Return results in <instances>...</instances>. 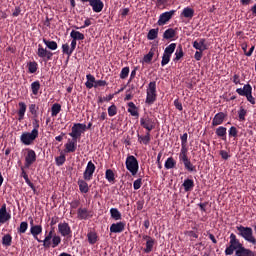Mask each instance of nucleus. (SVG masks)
<instances>
[{
    "label": "nucleus",
    "instance_id": "nucleus-1",
    "mask_svg": "<svg viewBox=\"0 0 256 256\" xmlns=\"http://www.w3.org/2000/svg\"><path fill=\"white\" fill-rule=\"evenodd\" d=\"M242 237L246 243L251 245H256V238L254 237V230L250 227L237 226V234H229V246L224 248V256H256V252L252 251L249 248L244 247V244L239 242L237 238Z\"/></svg>",
    "mask_w": 256,
    "mask_h": 256
},
{
    "label": "nucleus",
    "instance_id": "nucleus-2",
    "mask_svg": "<svg viewBox=\"0 0 256 256\" xmlns=\"http://www.w3.org/2000/svg\"><path fill=\"white\" fill-rule=\"evenodd\" d=\"M31 229L30 233L31 236H34V239L38 243H43V248L45 249H55L58 248V245H60V236L55 234V230L53 228L51 231H48V234H46V237L43 238V240L38 239V235H41L43 233V227L41 225H33V220H31Z\"/></svg>",
    "mask_w": 256,
    "mask_h": 256
},
{
    "label": "nucleus",
    "instance_id": "nucleus-3",
    "mask_svg": "<svg viewBox=\"0 0 256 256\" xmlns=\"http://www.w3.org/2000/svg\"><path fill=\"white\" fill-rule=\"evenodd\" d=\"M173 53H176L174 54L176 57L173 58V62L180 61V59L184 56L183 47H175V43L168 45L166 49L163 50V56L161 57V67L168 65L170 62V56H172Z\"/></svg>",
    "mask_w": 256,
    "mask_h": 256
},
{
    "label": "nucleus",
    "instance_id": "nucleus-4",
    "mask_svg": "<svg viewBox=\"0 0 256 256\" xmlns=\"http://www.w3.org/2000/svg\"><path fill=\"white\" fill-rule=\"evenodd\" d=\"M70 39H73L70 41V45L65 43L62 46H60V49L63 50V54L68 57H70L72 55V52L75 51V48L77 46V41L85 40V35L76 30H73V31H70Z\"/></svg>",
    "mask_w": 256,
    "mask_h": 256
},
{
    "label": "nucleus",
    "instance_id": "nucleus-5",
    "mask_svg": "<svg viewBox=\"0 0 256 256\" xmlns=\"http://www.w3.org/2000/svg\"><path fill=\"white\" fill-rule=\"evenodd\" d=\"M178 160L183 163L185 171L197 173L195 165H193L190 162V159L187 158V144H180V154H178Z\"/></svg>",
    "mask_w": 256,
    "mask_h": 256
},
{
    "label": "nucleus",
    "instance_id": "nucleus-6",
    "mask_svg": "<svg viewBox=\"0 0 256 256\" xmlns=\"http://www.w3.org/2000/svg\"><path fill=\"white\" fill-rule=\"evenodd\" d=\"M124 165L126 166V171H129L131 176H136L139 173V161L136 160V157L132 155L126 156Z\"/></svg>",
    "mask_w": 256,
    "mask_h": 256
},
{
    "label": "nucleus",
    "instance_id": "nucleus-7",
    "mask_svg": "<svg viewBox=\"0 0 256 256\" xmlns=\"http://www.w3.org/2000/svg\"><path fill=\"white\" fill-rule=\"evenodd\" d=\"M251 85L244 84L243 88H237L236 92L241 97H246V102H249L251 105H256V98L251 95Z\"/></svg>",
    "mask_w": 256,
    "mask_h": 256
},
{
    "label": "nucleus",
    "instance_id": "nucleus-8",
    "mask_svg": "<svg viewBox=\"0 0 256 256\" xmlns=\"http://www.w3.org/2000/svg\"><path fill=\"white\" fill-rule=\"evenodd\" d=\"M36 139H38V132L36 130H31V132L21 133V136H20L21 144L25 146L33 145V142H35Z\"/></svg>",
    "mask_w": 256,
    "mask_h": 256
},
{
    "label": "nucleus",
    "instance_id": "nucleus-9",
    "mask_svg": "<svg viewBox=\"0 0 256 256\" xmlns=\"http://www.w3.org/2000/svg\"><path fill=\"white\" fill-rule=\"evenodd\" d=\"M86 130H90V128H85V124L75 123L73 124V128L70 129V133L68 135L70 138H73V140H79Z\"/></svg>",
    "mask_w": 256,
    "mask_h": 256
},
{
    "label": "nucleus",
    "instance_id": "nucleus-10",
    "mask_svg": "<svg viewBox=\"0 0 256 256\" xmlns=\"http://www.w3.org/2000/svg\"><path fill=\"white\" fill-rule=\"evenodd\" d=\"M156 81L149 82V88H146V104L152 105L156 102Z\"/></svg>",
    "mask_w": 256,
    "mask_h": 256
},
{
    "label": "nucleus",
    "instance_id": "nucleus-11",
    "mask_svg": "<svg viewBox=\"0 0 256 256\" xmlns=\"http://www.w3.org/2000/svg\"><path fill=\"white\" fill-rule=\"evenodd\" d=\"M139 124L141 125V128L146 129V132H151L153 129H156V120L148 117V115L141 117Z\"/></svg>",
    "mask_w": 256,
    "mask_h": 256
},
{
    "label": "nucleus",
    "instance_id": "nucleus-12",
    "mask_svg": "<svg viewBox=\"0 0 256 256\" xmlns=\"http://www.w3.org/2000/svg\"><path fill=\"white\" fill-rule=\"evenodd\" d=\"M24 151L26 152L24 156V168L28 169L31 165L36 163V151H33L30 148H26Z\"/></svg>",
    "mask_w": 256,
    "mask_h": 256
},
{
    "label": "nucleus",
    "instance_id": "nucleus-13",
    "mask_svg": "<svg viewBox=\"0 0 256 256\" xmlns=\"http://www.w3.org/2000/svg\"><path fill=\"white\" fill-rule=\"evenodd\" d=\"M58 234H60L59 237H72V230L70 229V225L67 224V222L58 223Z\"/></svg>",
    "mask_w": 256,
    "mask_h": 256
},
{
    "label": "nucleus",
    "instance_id": "nucleus-14",
    "mask_svg": "<svg viewBox=\"0 0 256 256\" xmlns=\"http://www.w3.org/2000/svg\"><path fill=\"white\" fill-rule=\"evenodd\" d=\"M82 4L88 3L92 7V12L100 13L104 9V3L102 0H80Z\"/></svg>",
    "mask_w": 256,
    "mask_h": 256
},
{
    "label": "nucleus",
    "instance_id": "nucleus-15",
    "mask_svg": "<svg viewBox=\"0 0 256 256\" xmlns=\"http://www.w3.org/2000/svg\"><path fill=\"white\" fill-rule=\"evenodd\" d=\"M95 164L92 161L87 162V166L85 167V172H82V180L91 181L92 175L95 174Z\"/></svg>",
    "mask_w": 256,
    "mask_h": 256
},
{
    "label": "nucleus",
    "instance_id": "nucleus-16",
    "mask_svg": "<svg viewBox=\"0 0 256 256\" xmlns=\"http://www.w3.org/2000/svg\"><path fill=\"white\" fill-rule=\"evenodd\" d=\"M175 14V10H171V11H168V12H163L161 13L160 16H158V22H157V25L158 26H163L165 25L166 23H168V21H170V19L173 18V15Z\"/></svg>",
    "mask_w": 256,
    "mask_h": 256
},
{
    "label": "nucleus",
    "instance_id": "nucleus-17",
    "mask_svg": "<svg viewBox=\"0 0 256 256\" xmlns=\"http://www.w3.org/2000/svg\"><path fill=\"white\" fill-rule=\"evenodd\" d=\"M36 55L38 58L46 59V61H50L53 59V52H50L48 50H45L43 46L38 45V51L36 52Z\"/></svg>",
    "mask_w": 256,
    "mask_h": 256
},
{
    "label": "nucleus",
    "instance_id": "nucleus-18",
    "mask_svg": "<svg viewBox=\"0 0 256 256\" xmlns=\"http://www.w3.org/2000/svg\"><path fill=\"white\" fill-rule=\"evenodd\" d=\"M125 227H126V224L122 221H119L109 226V233H113V234L123 233Z\"/></svg>",
    "mask_w": 256,
    "mask_h": 256
},
{
    "label": "nucleus",
    "instance_id": "nucleus-19",
    "mask_svg": "<svg viewBox=\"0 0 256 256\" xmlns=\"http://www.w3.org/2000/svg\"><path fill=\"white\" fill-rule=\"evenodd\" d=\"M225 118H227V114H224V112H218L217 114H215V117L212 118V127L222 125Z\"/></svg>",
    "mask_w": 256,
    "mask_h": 256
},
{
    "label": "nucleus",
    "instance_id": "nucleus-20",
    "mask_svg": "<svg viewBox=\"0 0 256 256\" xmlns=\"http://www.w3.org/2000/svg\"><path fill=\"white\" fill-rule=\"evenodd\" d=\"M77 149V139H71L68 143H65V154L75 153Z\"/></svg>",
    "mask_w": 256,
    "mask_h": 256
},
{
    "label": "nucleus",
    "instance_id": "nucleus-21",
    "mask_svg": "<svg viewBox=\"0 0 256 256\" xmlns=\"http://www.w3.org/2000/svg\"><path fill=\"white\" fill-rule=\"evenodd\" d=\"M9 220H11V214L6 212V204H3L2 208H0V224H4Z\"/></svg>",
    "mask_w": 256,
    "mask_h": 256
},
{
    "label": "nucleus",
    "instance_id": "nucleus-22",
    "mask_svg": "<svg viewBox=\"0 0 256 256\" xmlns=\"http://www.w3.org/2000/svg\"><path fill=\"white\" fill-rule=\"evenodd\" d=\"M92 218V212L87 210V208H78V219L79 220H87Z\"/></svg>",
    "mask_w": 256,
    "mask_h": 256
},
{
    "label": "nucleus",
    "instance_id": "nucleus-23",
    "mask_svg": "<svg viewBox=\"0 0 256 256\" xmlns=\"http://www.w3.org/2000/svg\"><path fill=\"white\" fill-rule=\"evenodd\" d=\"M193 48L198 51L207 50V45L205 44V38H200L198 40L193 41Z\"/></svg>",
    "mask_w": 256,
    "mask_h": 256
},
{
    "label": "nucleus",
    "instance_id": "nucleus-24",
    "mask_svg": "<svg viewBox=\"0 0 256 256\" xmlns=\"http://www.w3.org/2000/svg\"><path fill=\"white\" fill-rule=\"evenodd\" d=\"M138 138L139 144L148 145L151 142V131H146L145 135H136Z\"/></svg>",
    "mask_w": 256,
    "mask_h": 256
},
{
    "label": "nucleus",
    "instance_id": "nucleus-25",
    "mask_svg": "<svg viewBox=\"0 0 256 256\" xmlns=\"http://www.w3.org/2000/svg\"><path fill=\"white\" fill-rule=\"evenodd\" d=\"M215 135L217 138L222 139V141H227V128H224V126L217 127Z\"/></svg>",
    "mask_w": 256,
    "mask_h": 256
},
{
    "label": "nucleus",
    "instance_id": "nucleus-26",
    "mask_svg": "<svg viewBox=\"0 0 256 256\" xmlns=\"http://www.w3.org/2000/svg\"><path fill=\"white\" fill-rule=\"evenodd\" d=\"M107 86V81L104 80H97V82L90 83V82H85V87L87 89H93L97 87H105Z\"/></svg>",
    "mask_w": 256,
    "mask_h": 256
},
{
    "label": "nucleus",
    "instance_id": "nucleus-27",
    "mask_svg": "<svg viewBox=\"0 0 256 256\" xmlns=\"http://www.w3.org/2000/svg\"><path fill=\"white\" fill-rule=\"evenodd\" d=\"M126 107H129L126 109V112H128L131 117H139V111L136 110V105L134 102L126 103Z\"/></svg>",
    "mask_w": 256,
    "mask_h": 256
},
{
    "label": "nucleus",
    "instance_id": "nucleus-28",
    "mask_svg": "<svg viewBox=\"0 0 256 256\" xmlns=\"http://www.w3.org/2000/svg\"><path fill=\"white\" fill-rule=\"evenodd\" d=\"M180 16H182L185 19H192V17L195 16V10H192V8L185 7L183 8V12H180Z\"/></svg>",
    "mask_w": 256,
    "mask_h": 256
},
{
    "label": "nucleus",
    "instance_id": "nucleus-29",
    "mask_svg": "<svg viewBox=\"0 0 256 256\" xmlns=\"http://www.w3.org/2000/svg\"><path fill=\"white\" fill-rule=\"evenodd\" d=\"M26 114V103L19 102V111L16 112V115L19 116V118H16L19 122L23 121V116Z\"/></svg>",
    "mask_w": 256,
    "mask_h": 256
},
{
    "label": "nucleus",
    "instance_id": "nucleus-30",
    "mask_svg": "<svg viewBox=\"0 0 256 256\" xmlns=\"http://www.w3.org/2000/svg\"><path fill=\"white\" fill-rule=\"evenodd\" d=\"M86 181L88 180H85V179L78 180V187H79L80 193L82 194H87V192L90 191V188L87 186Z\"/></svg>",
    "mask_w": 256,
    "mask_h": 256
},
{
    "label": "nucleus",
    "instance_id": "nucleus-31",
    "mask_svg": "<svg viewBox=\"0 0 256 256\" xmlns=\"http://www.w3.org/2000/svg\"><path fill=\"white\" fill-rule=\"evenodd\" d=\"M194 187H195V182L192 181V179H185L183 181V190L185 192H191Z\"/></svg>",
    "mask_w": 256,
    "mask_h": 256
},
{
    "label": "nucleus",
    "instance_id": "nucleus-32",
    "mask_svg": "<svg viewBox=\"0 0 256 256\" xmlns=\"http://www.w3.org/2000/svg\"><path fill=\"white\" fill-rule=\"evenodd\" d=\"M24 168L25 167L21 168V178H24L26 185H29V188H31L32 191H36V186H33V183H31V180H28V175L26 174V171L23 170Z\"/></svg>",
    "mask_w": 256,
    "mask_h": 256
},
{
    "label": "nucleus",
    "instance_id": "nucleus-33",
    "mask_svg": "<svg viewBox=\"0 0 256 256\" xmlns=\"http://www.w3.org/2000/svg\"><path fill=\"white\" fill-rule=\"evenodd\" d=\"M109 217H112L114 221L121 220V213L117 208H111L109 209Z\"/></svg>",
    "mask_w": 256,
    "mask_h": 256
},
{
    "label": "nucleus",
    "instance_id": "nucleus-34",
    "mask_svg": "<svg viewBox=\"0 0 256 256\" xmlns=\"http://www.w3.org/2000/svg\"><path fill=\"white\" fill-rule=\"evenodd\" d=\"M43 45H46V47L51 51H55L58 49V43H56L55 41L43 39Z\"/></svg>",
    "mask_w": 256,
    "mask_h": 256
},
{
    "label": "nucleus",
    "instance_id": "nucleus-35",
    "mask_svg": "<svg viewBox=\"0 0 256 256\" xmlns=\"http://www.w3.org/2000/svg\"><path fill=\"white\" fill-rule=\"evenodd\" d=\"M158 38V28L149 30L146 34V39L149 41L156 40Z\"/></svg>",
    "mask_w": 256,
    "mask_h": 256
},
{
    "label": "nucleus",
    "instance_id": "nucleus-36",
    "mask_svg": "<svg viewBox=\"0 0 256 256\" xmlns=\"http://www.w3.org/2000/svg\"><path fill=\"white\" fill-rule=\"evenodd\" d=\"M163 167L166 168V170H172L175 168V159L173 157H168L166 159V163L163 164Z\"/></svg>",
    "mask_w": 256,
    "mask_h": 256
},
{
    "label": "nucleus",
    "instance_id": "nucleus-37",
    "mask_svg": "<svg viewBox=\"0 0 256 256\" xmlns=\"http://www.w3.org/2000/svg\"><path fill=\"white\" fill-rule=\"evenodd\" d=\"M104 179L109 183H114V171H112V169L104 171Z\"/></svg>",
    "mask_w": 256,
    "mask_h": 256
},
{
    "label": "nucleus",
    "instance_id": "nucleus-38",
    "mask_svg": "<svg viewBox=\"0 0 256 256\" xmlns=\"http://www.w3.org/2000/svg\"><path fill=\"white\" fill-rule=\"evenodd\" d=\"M175 38V30L173 28H168L163 32V39L170 40Z\"/></svg>",
    "mask_w": 256,
    "mask_h": 256
},
{
    "label": "nucleus",
    "instance_id": "nucleus-39",
    "mask_svg": "<svg viewBox=\"0 0 256 256\" xmlns=\"http://www.w3.org/2000/svg\"><path fill=\"white\" fill-rule=\"evenodd\" d=\"M26 67L29 68V74H36L38 70V63L36 61H31L26 64Z\"/></svg>",
    "mask_w": 256,
    "mask_h": 256
},
{
    "label": "nucleus",
    "instance_id": "nucleus-40",
    "mask_svg": "<svg viewBox=\"0 0 256 256\" xmlns=\"http://www.w3.org/2000/svg\"><path fill=\"white\" fill-rule=\"evenodd\" d=\"M87 243H90V245H95V243H97V233L96 232L87 233Z\"/></svg>",
    "mask_w": 256,
    "mask_h": 256
},
{
    "label": "nucleus",
    "instance_id": "nucleus-41",
    "mask_svg": "<svg viewBox=\"0 0 256 256\" xmlns=\"http://www.w3.org/2000/svg\"><path fill=\"white\" fill-rule=\"evenodd\" d=\"M38 90H41V82L34 81V83H31V93L34 96L38 95Z\"/></svg>",
    "mask_w": 256,
    "mask_h": 256
},
{
    "label": "nucleus",
    "instance_id": "nucleus-42",
    "mask_svg": "<svg viewBox=\"0 0 256 256\" xmlns=\"http://www.w3.org/2000/svg\"><path fill=\"white\" fill-rule=\"evenodd\" d=\"M58 114H60V104L55 103L51 106V117H56Z\"/></svg>",
    "mask_w": 256,
    "mask_h": 256
},
{
    "label": "nucleus",
    "instance_id": "nucleus-43",
    "mask_svg": "<svg viewBox=\"0 0 256 256\" xmlns=\"http://www.w3.org/2000/svg\"><path fill=\"white\" fill-rule=\"evenodd\" d=\"M155 244L156 241H146V248H144V253H151L153 251V245Z\"/></svg>",
    "mask_w": 256,
    "mask_h": 256
},
{
    "label": "nucleus",
    "instance_id": "nucleus-44",
    "mask_svg": "<svg viewBox=\"0 0 256 256\" xmlns=\"http://www.w3.org/2000/svg\"><path fill=\"white\" fill-rule=\"evenodd\" d=\"M104 114H108L109 117H114L115 115H117V106H109V108H107V113Z\"/></svg>",
    "mask_w": 256,
    "mask_h": 256
},
{
    "label": "nucleus",
    "instance_id": "nucleus-45",
    "mask_svg": "<svg viewBox=\"0 0 256 256\" xmlns=\"http://www.w3.org/2000/svg\"><path fill=\"white\" fill-rule=\"evenodd\" d=\"M2 245L6 246V247L11 246V235L10 234H6V235H4V237H2Z\"/></svg>",
    "mask_w": 256,
    "mask_h": 256
},
{
    "label": "nucleus",
    "instance_id": "nucleus-46",
    "mask_svg": "<svg viewBox=\"0 0 256 256\" xmlns=\"http://www.w3.org/2000/svg\"><path fill=\"white\" fill-rule=\"evenodd\" d=\"M26 230H28V223L26 221L21 222V224H19L18 233L25 234Z\"/></svg>",
    "mask_w": 256,
    "mask_h": 256
},
{
    "label": "nucleus",
    "instance_id": "nucleus-47",
    "mask_svg": "<svg viewBox=\"0 0 256 256\" xmlns=\"http://www.w3.org/2000/svg\"><path fill=\"white\" fill-rule=\"evenodd\" d=\"M126 77H129V67L122 68V72H119V79H126Z\"/></svg>",
    "mask_w": 256,
    "mask_h": 256
},
{
    "label": "nucleus",
    "instance_id": "nucleus-48",
    "mask_svg": "<svg viewBox=\"0 0 256 256\" xmlns=\"http://www.w3.org/2000/svg\"><path fill=\"white\" fill-rule=\"evenodd\" d=\"M237 133V128L234 126L229 127V130H227V135H229L231 138H237Z\"/></svg>",
    "mask_w": 256,
    "mask_h": 256
},
{
    "label": "nucleus",
    "instance_id": "nucleus-49",
    "mask_svg": "<svg viewBox=\"0 0 256 256\" xmlns=\"http://www.w3.org/2000/svg\"><path fill=\"white\" fill-rule=\"evenodd\" d=\"M29 113H31V115L34 117H38V107L36 104L29 105Z\"/></svg>",
    "mask_w": 256,
    "mask_h": 256
},
{
    "label": "nucleus",
    "instance_id": "nucleus-50",
    "mask_svg": "<svg viewBox=\"0 0 256 256\" xmlns=\"http://www.w3.org/2000/svg\"><path fill=\"white\" fill-rule=\"evenodd\" d=\"M239 121L244 122L246 117V110L244 108H239L238 111Z\"/></svg>",
    "mask_w": 256,
    "mask_h": 256
},
{
    "label": "nucleus",
    "instance_id": "nucleus-51",
    "mask_svg": "<svg viewBox=\"0 0 256 256\" xmlns=\"http://www.w3.org/2000/svg\"><path fill=\"white\" fill-rule=\"evenodd\" d=\"M63 164H65V155H60L56 157V165L60 167L63 166Z\"/></svg>",
    "mask_w": 256,
    "mask_h": 256
},
{
    "label": "nucleus",
    "instance_id": "nucleus-52",
    "mask_svg": "<svg viewBox=\"0 0 256 256\" xmlns=\"http://www.w3.org/2000/svg\"><path fill=\"white\" fill-rule=\"evenodd\" d=\"M86 79H87V82L85 83H90V84L97 83L98 81V80H95V76H92V74H87Z\"/></svg>",
    "mask_w": 256,
    "mask_h": 256
},
{
    "label": "nucleus",
    "instance_id": "nucleus-53",
    "mask_svg": "<svg viewBox=\"0 0 256 256\" xmlns=\"http://www.w3.org/2000/svg\"><path fill=\"white\" fill-rule=\"evenodd\" d=\"M153 59V52H149L148 54L144 55V63H151Z\"/></svg>",
    "mask_w": 256,
    "mask_h": 256
},
{
    "label": "nucleus",
    "instance_id": "nucleus-54",
    "mask_svg": "<svg viewBox=\"0 0 256 256\" xmlns=\"http://www.w3.org/2000/svg\"><path fill=\"white\" fill-rule=\"evenodd\" d=\"M173 106L176 107L178 111H183V104H181L180 101H178V99L173 101Z\"/></svg>",
    "mask_w": 256,
    "mask_h": 256
},
{
    "label": "nucleus",
    "instance_id": "nucleus-55",
    "mask_svg": "<svg viewBox=\"0 0 256 256\" xmlns=\"http://www.w3.org/2000/svg\"><path fill=\"white\" fill-rule=\"evenodd\" d=\"M139 237H141V239L146 242H156V239H153L151 236L148 235H139Z\"/></svg>",
    "mask_w": 256,
    "mask_h": 256
},
{
    "label": "nucleus",
    "instance_id": "nucleus-56",
    "mask_svg": "<svg viewBox=\"0 0 256 256\" xmlns=\"http://www.w3.org/2000/svg\"><path fill=\"white\" fill-rule=\"evenodd\" d=\"M180 145H187V133H183V135L180 136Z\"/></svg>",
    "mask_w": 256,
    "mask_h": 256
},
{
    "label": "nucleus",
    "instance_id": "nucleus-57",
    "mask_svg": "<svg viewBox=\"0 0 256 256\" xmlns=\"http://www.w3.org/2000/svg\"><path fill=\"white\" fill-rule=\"evenodd\" d=\"M220 157H222V160L227 161L229 159V154L227 153V151L221 150Z\"/></svg>",
    "mask_w": 256,
    "mask_h": 256
},
{
    "label": "nucleus",
    "instance_id": "nucleus-58",
    "mask_svg": "<svg viewBox=\"0 0 256 256\" xmlns=\"http://www.w3.org/2000/svg\"><path fill=\"white\" fill-rule=\"evenodd\" d=\"M141 189V179L134 180V190Z\"/></svg>",
    "mask_w": 256,
    "mask_h": 256
},
{
    "label": "nucleus",
    "instance_id": "nucleus-59",
    "mask_svg": "<svg viewBox=\"0 0 256 256\" xmlns=\"http://www.w3.org/2000/svg\"><path fill=\"white\" fill-rule=\"evenodd\" d=\"M168 4V0H156V7H163Z\"/></svg>",
    "mask_w": 256,
    "mask_h": 256
},
{
    "label": "nucleus",
    "instance_id": "nucleus-60",
    "mask_svg": "<svg viewBox=\"0 0 256 256\" xmlns=\"http://www.w3.org/2000/svg\"><path fill=\"white\" fill-rule=\"evenodd\" d=\"M77 207H80V201L74 200L73 202H70V208L77 209Z\"/></svg>",
    "mask_w": 256,
    "mask_h": 256
},
{
    "label": "nucleus",
    "instance_id": "nucleus-61",
    "mask_svg": "<svg viewBox=\"0 0 256 256\" xmlns=\"http://www.w3.org/2000/svg\"><path fill=\"white\" fill-rule=\"evenodd\" d=\"M20 14H21V8L16 7V8H14V12L11 13V16H13V17H19Z\"/></svg>",
    "mask_w": 256,
    "mask_h": 256
},
{
    "label": "nucleus",
    "instance_id": "nucleus-62",
    "mask_svg": "<svg viewBox=\"0 0 256 256\" xmlns=\"http://www.w3.org/2000/svg\"><path fill=\"white\" fill-rule=\"evenodd\" d=\"M202 52L203 51H200V50L195 52V55H194L195 61H200L202 59Z\"/></svg>",
    "mask_w": 256,
    "mask_h": 256
},
{
    "label": "nucleus",
    "instance_id": "nucleus-63",
    "mask_svg": "<svg viewBox=\"0 0 256 256\" xmlns=\"http://www.w3.org/2000/svg\"><path fill=\"white\" fill-rule=\"evenodd\" d=\"M232 83H234V85H239V74H234V76H232Z\"/></svg>",
    "mask_w": 256,
    "mask_h": 256
},
{
    "label": "nucleus",
    "instance_id": "nucleus-64",
    "mask_svg": "<svg viewBox=\"0 0 256 256\" xmlns=\"http://www.w3.org/2000/svg\"><path fill=\"white\" fill-rule=\"evenodd\" d=\"M32 126H34V129H32L31 131L38 132V128H39L38 119H34V122H32Z\"/></svg>",
    "mask_w": 256,
    "mask_h": 256
}]
</instances>
